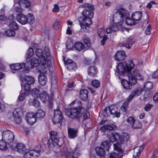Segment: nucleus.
Listing matches in <instances>:
<instances>
[{"mask_svg": "<svg viewBox=\"0 0 158 158\" xmlns=\"http://www.w3.org/2000/svg\"><path fill=\"white\" fill-rule=\"evenodd\" d=\"M111 114L110 107H106L103 113V115L105 117H108Z\"/></svg>", "mask_w": 158, "mask_h": 158, "instance_id": "49", "label": "nucleus"}, {"mask_svg": "<svg viewBox=\"0 0 158 158\" xmlns=\"http://www.w3.org/2000/svg\"><path fill=\"white\" fill-rule=\"evenodd\" d=\"M21 81L23 82L21 84L22 89L24 90L26 93L28 94L30 91V85L33 84L35 82L34 78L31 76H27L22 79Z\"/></svg>", "mask_w": 158, "mask_h": 158, "instance_id": "6", "label": "nucleus"}, {"mask_svg": "<svg viewBox=\"0 0 158 158\" xmlns=\"http://www.w3.org/2000/svg\"><path fill=\"white\" fill-rule=\"evenodd\" d=\"M71 104H74L77 106V107L68 109L67 114L69 117L72 119L81 117L85 111V107L82 105L81 102L79 100L76 99L73 101Z\"/></svg>", "mask_w": 158, "mask_h": 158, "instance_id": "3", "label": "nucleus"}, {"mask_svg": "<svg viewBox=\"0 0 158 158\" xmlns=\"http://www.w3.org/2000/svg\"><path fill=\"white\" fill-rule=\"evenodd\" d=\"M153 105L151 104H148L145 106L144 109V110L147 111H149L153 107Z\"/></svg>", "mask_w": 158, "mask_h": 158, "instance_id": "61", "label": "nucleus"}, {"mask_svg": "<svg viewBox=\"0 0 158 158\" xmlns=\"http://www.w3.org/2000/svg\"><path fill=\"white\" fill-rule=\"evenodd\" d=\"M5 34L10 37L14 36L15 34V31L12 30H11L10 29L7 30L5 31Z\"/></svg>", "mask_w": 158, "mask_h": 158, "instance_id": "53", "label": "nucleus"}, {"mask_svg": "<svg viewBox=\"0 0 158 158\" xmlns=\"http://www.w3.org/2000/svg\"><path fill=\"white\" fill-rule=\"evenodd\" d=\"M17 21L22 25H25L28 23L26 15L23 14H19L16 17Z\"/></svg>", "mask_w": 158, "mask_h": 158, "instance_id": "19", "label": "nucleus"}, {"mask_svg": "<svg viewBox=\"0 0 158 158\" xmlns=\"http://www.w3.org/2000/svg\"><path fill=\"white\" fill-rule=\"evenodd\" d=\"M126 23L127 24L129 25H132L135 24L136 22L135 20L133 19L128 17L126 18L125 19Z\"/></svg>", "mask_w": 158, "mask_h": 158, "instance_id": "45", "label": "nucleus"}, {"mask_svg": "<svg viewBox=\"0 0 158 158\" xmlns=\"http://www.w3.org/2000/svg\"><path fill=\"white\" fill-rule=\"evenodd\" d=\"M22 0H19L18 2H15L14 5V6L15 8L16 11L18 12H22L23 11V10L21 7V2Z\"/></svg>", "mask_w": 158, "mask_h": 158, "instance_id": "39", "label": "nucleus"}, {"mask_svg": "<svg viewBox=\"0 0 158 158\" xmlns=\"http://www.w3.org/2000/svg\"><path fill=\"white\" fill-rule=\"evenodd\" d=\"M135 64L131 60H128L127 63H119L117 66V72L123 76L128 75L129 81L122 79L121 82L123 88L127 90L131 89L133 85L137 83V80H142L143 75L140 72L136 69L132 72L131 70L134 67Z\"/></svg>", "mask_w": 158, "mask_h": 158, "instance_id": "1", "label": "nucleus"}, {"mask_svg": "<svg viewBox=\"0 0 158 158\" xmlns=\"http://www.w3.org/2000/svg\"><path fill=\"white\" fill-rule=\"evenodd\" d=\"M143 91L142 89L141 88H139L138 89H136L133 91V92H135V95H139L142 93V92Z\"/></svg>", "mask_w": 158, "mask_h": 158, "instance_id": "63", "label": "nucleus"}, {"mask_svg": "<svg viewBox=\"0 0 158 158\" xmlns=\"http://www.w3.org/2000/svg\"><path fill=\"white\" fill-rule=\"evenodd\" d=\"M60 9L59 6L56 4H55L53 6V7L52 9V11L54 12H58L59 11Z\"/></svg>", "mask_w": 158, "mask_h": 158, "instance_id": "60", "label": "nucleus"}, {"mask_svg": "<svg viewBox=\"0 0 158 158\" xmlns=\"http://www.w3.org/2000/svg\"><path fill=\"white\" fill-rule=\"evenodd\" d=\"M83 41L87 46H89L90 45V40L88 37H86L84 38L83 39Z\"/></svg>", "mask_w": 158, "mask_h": 158, "instance_id": "59", "label": "nucleus"}, {"mask_svg": "<svg viewBox=\"0 0 158 158\" xmlns=\"http://www.w3.org/2000/svg\"><path fill=\"white\" fill-rule=\"evenodd\" d=\"M64 155L66 156V158H77L80 155V151L76 148L74 150H72L71 152H69L66 147L63 149Z\"/></svg>", "mask_w": 158, "mask_h": 158, "instance_id": "12", "label": "nucleus"}, {"mask_svg": "<svg viewBox=\"0 0 158 158\" xmlns=\"http://www.w3.org/2000/svg\"><path fill=\"white\" fill-rule=\"evenodd\" d=\"M96 154L94 155L95 158H103L105 156V151L103 148L97 147L95 148Z\"/></svg>", "mask_w": 158, "mask_h": 158, "instance_id": "20", "label": "nucleus"}, {"mask_svg": "<svg viewBox=\"0 0 158 158\" xmlns=\"http://www.w3.org/2000/svg\"><path fill=\"white\" fill-rule=\"evenodd\" d=\"M142 17V14L140 12H135L131 15V18L133 19L136 22L139 20Z\"/></svg>", "mask_w": 158, "mask_h": 158, "instance_id": "31", "label": "nucleus"}, {"mask_svg": "<svg viewBox=\"0 0 158 158\" xmlns=\"http://www.w3.org/2000/svg\"><path fill=\"white\" fill-rule=\"evenodd\" d=\"M107 135L108 139L111 142H113L116 140L118 141L119 134L116 132H109L107 133Z\"/></svg>", "mask_w": 158, "mask_h": 158, "instance_id": "21", "label": "nucleus"}, {"mask_svg": "<svg viewBox=\"0 0 158 158\" xmlns=\"http://www.w3.org/2000/svg\"><path fill=\"white\" fill-rule=\"evenodd\" d=\"M28 23H29L30 24H33L35 21V17L32 14L29 13L26 15Z\"/></svg>", "mask_w": 158, "mask_h": 158, "instance_id": "41", "label": "nucleus"}, {"mask_svg": "<svg viewBox=\"0 0 158 158\" xmlns=\"http://www.w3.org/2000/svg\"><path fill=\"white\" fill-rule=\"evenodd\" d=\"M111 145V142L109 140H106L103 142L102 143V145L108 151Z\"/></svg>", "mask_w": 158, "mask_h": 158, "instance_id": "44", "label": "nucleus"}, {"mask_svg": "<svg viewBox=\"0 0 158 158\" xmlns=\"http://www.w3.org/2000/svg\"><path fill=\"white\" fill-rule=\"evenodd\" d=\"M88 91L85 89H81L80 92V98L83 100H87L88 97Z\"/></svg>", "mask_w": 158, "mask_h": 158, "instance_id": "33", "label": "nucleus"}, {"mask_svg": "<svg viewBox=\"0 0 158 158\" xmlns=\"http://www.w3.org/2000/svg\"><path fill=\"white\" fill-rule=\"evenodd\" d=\"M34 54V52L33 49L30 48L27 51L26 54V57L27 58H29L31 57Z\"/></svg>", "mask_w": 158, "mask_h": 158, "instance_id": "50", "label": "nucleus"}, {"mask_svg": "<svg viewBox=\"0 0 158 158\" xmlns=\"http://www.w3.org/2000/svg\"><path fill=\"white\" fill-rule=\"evenodd\" d=\"M68 137L69 138L73 139L77 136L78 130L76 128H70L68 129Z\"/></svg>", "mask_w": 158, "mask_h": 158, "instance_id": "23", "label": "nucleus"}, {"mask_svg": "<svg viewBox=\"0 0 158 158\" xmlns=\"http://www.w3.org/2000/svg\"><path fill=\"white\" fill-rule=\"evenodd\" d=\"M115 14H118L120 17L123 19H126V18L128 17L129 15L128 11L126 9L120 8L118 9V11L115 13Z\"/></svg>", "mask_w": 158, "mask_h": 158, "instance_id": "24", "label": "nucleus"}, {"mask_svg": "<svg viewBox=\"0 0 158 158\" xmlns=\"http://www.w3.org/2000/svg\"><path fill=\"white\" fill-rule=\"evenodd\" d=\"M152 83L151 82H148L145 83L144 85V88L146 90H149L151 89L153 87Z\"/></svg>", "mask_w": 158, "mask_h": 158, "instance_id": "46", "label": "nucleus"}, {"mask_svg": "<svg viewBox=\"0 0 158 158\" xmlns=\"http://www.w3.org/2000/svg\"><path fill=\"white\" fill-rule=\"evenodd\" d=\"M22 3L24 4L27 8L30 7L31 5V2L28 0H22L21 4H20L21 6Z\"/></svg>", "mask_w": 158, "mask_h": 158, "instance_id": "57", "label": "nucleus"}, {"mask_svg": "<svg viewBox=\"0 0 158 158\" xmlns=\"http://www.w3.org/2000/svg\"><path fill=\"white\" fill-rule=\"evenodd\" d=\"M81 7L85 8L82 12V16L79 18L81 27L84 29H88L89 26L92 24L91 19L94 15L93 10L94 9V6L88 3H85L81 6Z\"/></svg>", "mask_w": 158, "mask_h": 158, "instance_id": "2", "label": "nucleus"}, {"mask_svg": "<svg viewBox=\"0 0 158 158\" xmlns=\"http://www.w3.org/2000/svg\"><path fill=\"white\" fill-rule=\"evenodd\" d=\"M48 68L41 65L39 71L40 74L38 77V82L40 85L44 86L47 82V78L45 74L47 73Z\"/></svg>", "mask_w": 158, "mask_h": 158, "instance_id": "7", "label": "nucleus"}, {"mask_svg": "<svg viewBox=\"0 0 158 158\" xmlns=\"http://www.w3.org/2000/svg\"><path fill=\"white\" fill-rule=\"evenodd\" d=\"M110 110L111 114H115V117L117 118L120 117V114L119 112H118V110L117 107L115 106H110Z\"/></svg>", "mask_w": 158, "mask_h": 158, "instance_id": "34", "label": "nucleus"}, {"mask_svg": "<svg viewBox=\"0 0 158 158\" xmlns=\"http://www.w3.org/2000/svg\"><path fill=\"white\" fill-rule=\"evenodd\" d=\"M124 19L123 18L120 17L118 14L115 13L113 15V21L116 26L118 27V29L119 27H121L123 24Z\"/></svg>", "mask_w": 158, "mask_h": 158, "instance_id": "14", "label": "nucleus"}, {"mask_svg": "<svg viewBox=\"0 0 158 158\" xmlns=\"http://www.w3.org/2000/svg\"><path fill=\"white\" fill-rule=\"evenodd\" d=\"M35 54L39 57V59L45 60L46 61V63H47L48 67H51L52 64L51 57L49 53V50L48 47H46L45 48L44 52L42 49H37L35 51Z\"/></svg>", "mask_w": 158, "mask_h": 158, "instance_id": "4", "label": "nucleus"}, {"mask_svg": "<svg viewBox=\"0 0 158 158\" xmlns=\"http://www.w3.org/2000/svg\"><path fill=\"white\" fill-rule=\"evenodd\" d=\"M135 40L133 39L129 38L127 39H124V42L122 44V46H125L126 48H129L134 44Z\"/></svg>", "mask_w": 158, "mask_h": 158, "instance_id": "25", "label": "nucleus"}, {"mask_svg": "<svg viewBox=\"0 0 158 158\" xmlns=\"http://www.w3.org/2000/svg\"><path fill=\"white\" fill-rule=\"evenodd\" d=\"M35 114L36 118L40 119L43 118L44 117L45 114V112L41 109L38 110Z\"/></svg>", "mask_w": 158, "mask_h": 158, "instance_id": "32", "label": "nucleus"}, {"mask_svg": "<svg viewBox=\"0 0 158 158\" xmlns=\"http://www.w3.org/2000/svg\"><path fill=\"white\" fill-rule=\"evenodd\" d=\"M87 72L88 74L90 76L94 77L97 74L98 70L94 66H91L88 68Z\"/></svg>", "mask_w": 158, "mask_h": 158, "instance_id": "27", "label": "nucleus"}, {"mask_svg": "<svg viewBox=\"0 0 158 158\" xmlns=\"http://www.w3.org/2000/svg\"><path fill=\"white\" fill-rule=\"evenodd\" d=\"M63 119L61 112L59 110H56L54 111V114L52 120L55 123H60Z\"/></svg>", "mask_w": 158, "mask_h": 158, "instance_id": "15", "label": "nucleus"}, {"mask_svg": "<svg viewBox=\"0 0 158 158\" xmlns=\"http://www.w3.org/2000/svg\"><path fill=\"white\" fill-rule=\"evenodd\" d=\"M15 150L19 152L24 153L27 151L25 147L22 144L19 143L17 145Z\"/></svg>", "mask_w": 158, "mask_h": 158, "instance_id": "30", "label": "nucleus"}, {"mask_svg": "<svg viewBox=\"0 0 158 158\" xmlns=\"http://www.w3.org/2000/svg\"><path fill=\"white\" fill-rule=\"evenodd\" d=\"M135 92L133 91L131 93V94L127 98V101L128 102H131L135 96L136 95Z\"/></svg>", "mask_w": 158, "mask_h": 158, "instance_id": "58", "label": "nucleus"}, {"mask_svg": "<svg viewBox=\"0 0 158 158\" xmlns=\"http://www.w3.org/2000/svg\"><path fill=\"white\" fill-rule=\"evenodd\" d=\"M25 66V64L23 63L12 64L10 65V68L13 70H18L24 68Z\"/></svg>", "mask_w": 158, "mask_h": 158, "instance_id": "28", "label": "nucleus"}, {"mask_svg": "<svg viewBox=\"0 0 158 158\" xmlns=\"http://www.w3.org/2000/svg\"><path fill=\"white\" fill-rule=\"evenodd\" d=\"M142 126V123L139 121L135 120L131 127L133 129H137L140 128Z\"/></svg>", "mask_w": 158, "mask_h": 158, "instance_id": "42", "label": "nucleus"}, {"mask_svg": "<svg viewBox=\"0 0 158 158\" xmlns=\"http://www.w3.org/2000/svg\"><path fill=\"white\" fill-rule=\"evenodd\" d=\"M130 139L129 134L127 133H122L121 134H119V137L118 139V141L120 144H124L126 143Z\"/></svg>", "mask_w": 158, "mask_h": 158, "instance_id": "18", "label": "nucleus"}, {"mask_svg": "<svg viewBox=\"0 0 158 158\" xmlns=\"http://www.w3.org/2000/svg\"><path fill=\"white\" fill-rule=\"evenodd\" d=\"M22 110L19 108L15 109L13 112L14 120L15 123L18 124H20L21 122V119L20 117L22 113Z\"/></svg>", "mask_w": 158, "mask_h": 158, "instance_id": "16", "label": "nucleus"}, {"mask_svg": "<svg viewBox=\"0 0 158 158\" xmlns=\"http://www.w3.org/2000/svg\"><path fill=\"white\" fill-rule=\"evenodd\" d=\"M83 117L84 119H86L89 118V112L85 108V111L83 112Z\"/></svg>", "mask_w": 158, "mask_h": 158, "instance_id": "62", "label": "nucleus"}, {"mask_svg": "<svg viewBox=\"0 0 158 158\" xmlns=\"http://www.w3.org/2000/svg\"><path fill=\"white\" fill-rule=\"evenodd\" d=\"M31 65L32 67H36L39 66L38 70L40 71V69L41 65H43L44 67H46L48 65L46 64V61L45 60L36 58H33L30 61Z\"/></svg>", "mask_w": 158, "mask_h": 158, "instance_id": "11", "label": "nucleus"}, {"mask_svg": "<svg viewBox=\"0 0 158 158\" xmlns=\"http://www.w3.org/2000/svg\"><path fill=\"white\" fill-rule=\"evenodd\" d=\"M50 139L48 140L49 147H52L57 145H60L58 144L59 139L57 135V133L55 131H51L50 132Z\"/></svg>", "mask_w": 158, "mask_h": 158, "instance_id": "10", "label": "nucleus"}, {"mask_svg": "<svg viewBox=\"0 0 158 158\" xmlns=\"http://www.w3.org/2000/svg\"><path fill=\"white\" fill-rule=\"evenodd\" d=\"M128 103L126 102L124 103L121 107V110L123 112H126L128 106Z\"/></svg>", "mask_w": 158, "mask_h": 158, "instance_id": "54", "label": "nucleus"}, {"mask_svg": "<svg viewBox=\"0 0 158 158\" xmlns=\"http://www.w3.org/2000/svg\"><path fill=\"white\" fill-rule=\"evenodd\" d=\"M31 94L34 98H38L39 97L41 92L39 89L35 88L32 89Z\"/></svg>", "mask_w": 158, "mask_h": 158, "instance_id": "38", "label": "nucleus"}, {"mask_svg": "<svg viewBox=\"0 0 158 158\" xmlns=\"http://www.w3.org/2000/svg\"><path fill=\"white\" fill-rule=\"evenodd\" d=\"M151 26L150 25H149L146 28L145 31V33L148 35H150L151 33Z\"/></svg>", "mask_w": 158, "mask_h": 158, "instance_id": "64", "label": "nucleus"}, {"mask_svg": "<svg viewBox=\"0 0 158 158\" xmlns=\"http://www.w3.org/2000/svg\"><path fill=\"white\" fill-rule=\"evenodd\" d=\"M143 146H139L135 148L134 149V152L133 158H138L141 152L144 149Z\"/></svg>", "mask_w": 158, "mask_h": 158, "instance_id": "26", "label": "nucleus"}, {"mask_svg": "<svg viewBox=\"0 0 158 158\" xmlns=\"http://www.w3.org/2000/svg\"><path fill=\"white\" fill-rule=\"evenodd\" d=\"M142 100H143L145 101L148 100L150 98V94L148 92L146 91L143 96L140 97Z\"/></svg>", "mask_w": 158, "mask_h": 158, "instance_id": "47", "label": "nucleus"}, {"mask_svg": "<svg viewBox=\"0 0 158 158\" xmlns=\"http://www.w3.org/2000/svg\"><path fill=\"white\" fill-rule=\"evenodd\" d=\"M106 127L107 130H115L116 128L115 125L112 124H106Z\"/></svg>", "mask_w": 158, "mask_h": 158, "instance_id": "56", "label": "nucleus"}, {"mask_svg": "<svg viewBox=\"0 0 158 158\" xmlns=\"http://www.w3.org/2000/svg\"><path fill=\"white\" fill-rule=\"evenodd\" d=\"M73 46L75 49L78 51H81L85 47L84 44L80 42H75Z\"/></svg>", "mask_w": 158, "mask_h": 158, "instance_id": "29", "label": "nucleus"}, {"mask_svg": "<svg viewBox=\"0 0 158 158\" xmlns=\"http://www.w3.org/2000/svg\"><path fill=\"white\" fill-rule=\"evenodd\" d=\"M24 90V92L23 91V89L20 92V94L18 98V101L21 102L23 101L25 98L26 96H27L30 94V91L29 92L28 94L26 93L25 90Z\"/></svg>", "mask_w": 158, "mask_h": 158, "instance_id": "35", "label": "nucleus"}, {"mask_svg": "<svg viewBox=\"0 0 158 158\" xmlns=\"http://www.w3.org/2000/svg\"><path fill=\"white\" fill-rule=\"evenodd\" d=\"M7 148L6 142L3 140L0 141V149L4 150Z\"/></svg>", "mask_w": 158, "mask_h": 158, "instance_id": "52", "label": "nucleus"}, {"mask_svg": "<svg viewBox=\"0 0 158 158\" xmlns=\"http://www.w3.org/2000/svg\"><path fill=\"white\" fill-rule=\"evenodd\" d=\"M118 142L114 144V150L117 151L116 153L114 152L111 153L109 155L110 158H121L123 156V150L121 146Z\"/></svg>", "mask_w": 158, "mask_h": 158, "instance_id": "8", "label": "nucleus"}, {"mask_svg": "<svg viewBox=\"0 0 158 158\" xmlns=\"http://www.w3.org/2000/svg\"><path fill=\"white\" fill-rule=\"evenodd\" d=\"M36 118L35 113L30 112L27 114L26 119L28 123L32 125L36 122Z\"/></svg>", "mask_w": 158, "mask_h": 158, "instance_id": "17", "label": "nucleus"}, {"mask_svg": "<svg viewBox=\"0 0 158 158\" xmlns=\"http://www.w3.org/2000/svg\"><path fill=\"white\" fill-rule=\"evenodd\" d=\"M92 85L96 88H98L100 85V82L97 80H94L91 81Z\"/></svg>", "mask_w": 158, "mask_h": 158, "instance_id": "48", "label": "nucleus"}, {"mask_svg": "<svg viewBox=\"0 0 158 158\" xmlns=\"http://www.w3.org/2000/svg\"><path fill=\"white\" fill-rule=\"evenodd\" d=\"M2 139L6 141L9 143H11L13 140L14 136L12 132L8 130H5L2 133Z\"/></svg>", "mask_w": 158, "mask_h": 158, "instance_id": "13", "label": "nucleus"}, {"mask_svg": "<svg viewBox=\"0 0 158 158\" xmlns=\"http://www.w3.org/2000/svg\"><path fill=\"white\" fill-rule=\"evenodd\" d=\"M118 27L115 26L114 25H110L106 30L107 34L113 32H116L118 30Z\"/></svg>", "mask_w": 158, "mask_h": 158, "instance_id": "37", "label": "nucleus"}, {"mask_svg": "<svg viewBox=\"0 0 158 158\" xmlns=\"http://www.w3.org/2000/svg\"><path fill=\"white\" fill-rule=\"evenodd\" d=\"M39 97L43 102L47 103L48 107L51 108L53 105V98L52 97L49 98L47 92L43 91L40 94Z\"/></svg>", "mask_w": 158, "mask_h": 158, "instance_id": "9", "label": "nucleus"}, {"mask_svg": "<svg viewBox=\"0 0 158 158\" xmlns=\"http://www.w3.org/2000/svg\"><path fill=\"white\" fill-rule=\"evenodd\" d=\"M64 61L65 66L68 69V68L70 69L72 65L74 66L75 65L74 63L73 62L72 60L71 59H68L66 61L64 60Z\"/></svg>", "mask_w": 158, "mask_h": 158, "instance_id": "43", "label": "nucleus"}, {"mask_svg": "<svg viewBox=\"0 0 158 158\" xmlns=\"http://www.w3.org/2000/svg\"><path fill=\"white\" fill-rule=\"evenodd\" d=\"M45 149L44 145H38L34 149L24 153V158H37L41 152Z\"/></svg>", "mask_w": 158, "mask_h": 158, "instance_id": "5", "label": "nucleus"}, {"mask_svg": "<svg viewBox=\"0 0 158 158\" xmlns=\"http://www.w3.org/2000/svg\"><path fill=\"white\" fill-rule=\"evenodd\" d=\"M105 30L104 28H101L99 29L98 31V34L100 37H103L105 36Z\"/></svg>", "mask_w": 158, "mask_h": 158, "instance_id": "51", "label": "nucleus"}, {"mask_svg": "<svg viewBox=\"0 0 158 158\" xmlns=\"http://www.w3.org/2000/svg\"><path fill=\"white\" fill-rule=\"evenodd\" d=\"M36 98H34L33 99H31L29 100L28 101L29 104L36 107H39L40 106V103Z\"/></svg>", "mask_w": 158, "mask_h": 158, "instance_id": "36", "label": "nucleus"}, {"mask_svg": "<svg viewBox=\"0 0 158 158\" xmlns=\"http://www.w3.org/2000/svg\"><path fill=\"white\" fill-rule=\"evenodd\" d=\"M135 121L134 118L131 117H129L127 119V122L130 127L131 126Z\"/></svg>", "mask_w": 158, "mask_h": 158, "instance_id": "55", "label": "nucleus"}, {"mask_svg": "<svg viewBox=\"0 0 158 158\" xmlns=\"http://www.w3.org/2000/svg\"><path fill=\"white\" fill-rule=\"evenodd\" d=\"M9 26L10 29L15 31L18 29L19 27L17 24L14 21L11 22L9 24Z\"/></svg>", "mask_w": 158, "mask_h": 158, "instance_id": "40", "label": "nucleus"}, {"mask_svg": "<svg viewBox=\"0 0 158 158\" xmlns=\"http://www.w3.org/2000/svg\"><path fill=\"white\" fill-rule=\"evenodd\" d=\"M114 58L116 60L118 61H123L126 58L125 53L123 51H118L114 56Z\"/></svg>", "mask_w": 158, "mask_h": 158, "instance_id": "22", "label": "nucleus"}]
</instances>
